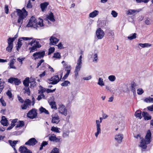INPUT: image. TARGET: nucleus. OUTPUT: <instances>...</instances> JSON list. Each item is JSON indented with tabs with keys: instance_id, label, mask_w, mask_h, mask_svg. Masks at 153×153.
<instances>
[{
	"instance_id": "obj_15",
	"label": "nucleus",
	"mask_w": 153,
	"mask_h": 153,
	"mask_svg": "<svg viewBox=\"0 0 153 153\" xmlns=\"http://www.w3.org/2000/svg\"><path fill=\"white\" fill-rule=\"evenodd\" d=\"M123 137L122 135L119 134L115 136V140H116L118 143H120L122 141Z\"/></svg>"
},
{
	"instance_id": "obj_48",
	"label": "nucleus",
	"mask_w": 153,
	"mask_h": 153,
	"mask_svg": "<svg viewBox=\"0 0 153 153\" xmlns=\"http://www.w3.org/2000/svg\"><path fill=\"white\" fill-rule=\"evenodd\" d=\"M51 130L57 133L60 132L58 130V128L57 127H56L54 126L52 127L51 128Z\"/></svg>"
},
{
	"instance_id": "obj_19",
	"label": "nucleus",
	"mask_w": 153,
	"mask_h": 153,
	"mask_svg": "<svg viewBox=\"0 0 153 153\" xmlns=\"http://www.w3.org/2000/svg\"><path fill=\"white\" fill-rule=\"evenodd\" d=\"M131 90L134 94L136 92L135 87L136 86V84L134 82H132L131 83Z\"/></svg>"
},
{
	"instance_id": "obj_46",
	"label": "nucleus",
	"mask_w": 153,
	"mask_h": 153,
	"mask_svg": "<svg viewBox=\"0 0 153 153\" xmlns=\"http://www.w3.org/2000/svg\"><path fill=\"white\" fill-rule=\"evenodd\" d=\"M24 103H25L27 106H29L31 105V101L29 99H27L24 101Z\"/></svg>"
},
{
	"instance_id": "obj_32",
	"label": "nucleus",
	"mask_w": 153,
	"mask_h": 153,
	"mask_svg": "<svg viewBox=\"0 0 153 153\" xmlns=\"http://www.w3.org/2000/svg\"><path fill=\"white\" fill-rule=\"evenodd\" d=\"M61 56L60 53L59 52L54 53L53 55L52 56L53 58H56L58 59H60Z\"/></svg>"
},
{
	"instance_id": "obj_5",
	"label": "nucleus",
	"mask_w": 153,
	"mask_h": 153,
	"mask_svg": "<svg viewBox=\"0 0 153 153\" xmlns=\"http://www.w3.org/2000/svg\"><path fill=\"white\" fill-rule=\"evenodd\" d=\"M96 33L97 37L99 39H102L104 35V32L101 28H99L96 30Z\"/></svg>"
},
{
	"instance_id": "obj_37",
	"label": "nucleus",
	"mask_w": 153,
	"mask_h": 153,
	"mask_svg": "<svg viewBox=\"0 0 153 153\" xmlns=\"http://www.w3.org/2000/svg\"><path fill=\"white\" fill-rule=\"evenodd\" d=\"M39 21L38 22H37V26H38V25H39L40 27H42L44 26L43 22V20L42 19L39 18Z\"/></svg>"
},
{
	"instance_id": "obj_55",
	"label": "nucleus",
	"mask_w": 153,
	"mask_h": 153,
	"mask_svg": "<svg viewBox=\"0 0 153 153\" xmlns=\"http://www.w3.org/2000/svg\"><path fill=\"white\" fill-rule=\"evenodd\" d=\"M17 13V10L14 11L13 13H12L11 14V16L12 19H15L16 17V13Z\"/></svg>"
},
{
	"instance_id": "obj_59",
	"label": "nucleus",
	"mask_w": 153,
	"mask_h": 153,
	"mask_svg": "<svg viewBox=\"0 0 153 153\" xmlns=\"http://www.w3.org/2000/svg\"><path fill=\"white\" fill-rule=\"evenodd\" d=\"M44 62V60L43 59H41L37 63L36 68H38L41 65L42 63Z\"/></svg>"
},
{
	"instance_id": "obj_41",
	"label": "nucleus",
	"mask_w": 153,
	"mask_h": 153,
	"mask_svg": "<svg viewBox=\"0 0 153 153\" xmlns=\"http://www.w3.org/2000/svg\"><path fill=\"white\" fill-rule=\"evenodd\" d=\"M55 48L54 47H51L48 49V55H50L54 52Z\"/></svg>"
},
{
	"instance_id": "obj_61",
	"label": "nucleus",
	"mask_w": 153,
	"mask_h": 153,
	"mask_svg": "<svg viewBox=\"0 0 153 153\" xmlns=\"http://www.w3.org/2000/svg\"><path fill=\"white\" fill-rule=\"evenodd\" d=\"M40 89L41 90V93H43L46 91V90L45 88L43 87L41 85H40L39 87Z\"/></svg>"
},
{
	"instance_id": "obj_38",
	"label": "nucleus",
	"mask_w": 153,
	"mask_h": 153,
	"mask_svg": "<svg viewBox=\"0 0 153 153\" xmlns=\"http://www.w3.org/2000/svg\"><path fill=\"white\" fill-rule=\"evenodd\" d=\"M70 82L68 80H65L64 82L62 83L61 84V85L62 86H67L68 84H70Z\"/></svg>"
},
{
	"instance_id": "obj_27",
	"label": "nucleus",
	"mask_w": 153,
	"mask_h": 153,
	"mask_svg": "<svg viewBox=\"0 0 153 153\" xmlns=\"http://www.w3.org/2000/svg\"><path fill=\"white\" fill-rule=\"evenodd\" d=\"M18 142V141L17 140H14L13 141L11 140H8V142L10 146L12 147L13 146L14 147H15V145L17 144Z\"/></svg>"
},
{
	"instance_id": "obj_50",
	"label": "nucleus",
	"mask_w": 153,
	"mask_h": 153,
	"mask_svg": "<svg viewBox=\"0 0 153 153\" xmlns=\"http://www.w3.org/2000/svg\"><path fill=\"white\" fill-rule=\"evenodd\" d=\"M22 40H20V39H19L18 40V42H17V45L16 46H17V47H18V48H21L22 47Z\"/></svg>"
},
{
	"instance_id": "obj_9",
	"label": "nucleus",
	"mask_w": 153,
	"mask_h": 153,
	"mask_svg": "<svg viewBox=\"0 0 153 153\" xmlns=\"http://www.w3.org/2000/svg\"><path fill=\"white\" fill-rule=\"evenodd\" d=\"M21 153H32V152L25 146H21L19 149Z\"/></svg>"
},
{
	"instance_id": "obj_40",
	"label": "nucleus",
	"mask_w": 153,
	"mask_h": 153,
	"mask_svg": "<svg viewBox=\"0 0 153 153\" xmlns=\"http://www.w3.org/2000/svg\"><path fill=\"white\" fill-rule=\"evenodd\" d=\"M13 47V46L8 45L6 48V50L8 52H11L12 51Z\"/></svg>"
},
{
	"instance_id": "obj_12",
	"label": "nucleus",
	"mask_w": 153,
	"mask_h": 153,
	"mask_svg": "<svg viewBox=\"0 0 153 153\" xmlns=\"http://www.w3.org/2000/svg\"><path fill=\"white\" fill-rule=\"evenodd\" d=\"M1 123L2 125L4 126H7L9 124L8 120L4 116L2 117Z\"/></svg>"
},
{
	"instance_id": "obj_6",
	"label": "nucleus",
	"mask_w": 153,
	"mask_h": 153,
	"mask_svg": "<svg viewBox=\"0 0 153 153\" xmlns=\"http://www.w3.org/2000/svg\"><path fill=\"white\" fill-rule=\"evenodd\" d=\"M38 143V141L34 138H32L30 139L27 142H26L25 145H28L29 146H34L36 144Z\"/></svg>"
},
{
	"instance_id": "obj_11",
	"label": "nucleus",
	"mask_w": 153,
	"mask_h": 153,
	"mask_svg": "<svg viewBox=\"0 0 153 153\" xmlns=\"http://www.w3.org/2000/svg\"><path fill=\"white\" fill-rule=\"evenodd\" d=\"M50 40V45H54L57 44L59 42V39L53 36H52L51 37Z\"/></svg>"
},
{
	"instance_id": "obj_14",
	"label": "nucleus",
	"mask_w": 153,
	"mask_h": 153,
	"mask_svg": "<svg viewBox=\"0 0 153 153\" xmlns=\"http://www.w3.org/2000/svg\"><path fill=\"white\" fill-rule=\"evenodd\" d=\"M29 21L30 22H31L32 23L35 25L36 28V29H38V28L39 27V26H36L37 24V21L35 17H34L33 16H32L30 19Z\"/></svg>"
},
{
	"instance_id": "obj_43",
	"label": "nucleus",
	"mask_w": 153,
	"mask_h": 153,
	"mask_svg": "<svg viewBox=\"0 0 153 153\" xmlns=\"http://www.w3.org/2000/svg\"><path fill=\"white\" fill-rule=\"evenodd\" d=\"M26 27H33L34 28H36L35 25H34L31 22H30L29 21L28 24H27Z\"/></svg>"
},
{
	"instance_id": "obj_13",
	"label": "nucleus",
	"mask_w": 153,
	"mask_h": 153,
	"mask_svg": "<svg viewBox=\"0 0 153 153\" xmlns=\"http://www.w3.org/2000/svg\"><path fill=\"white\" fill-rule=\"evenodd\" d=\"M142 115L145 120H149L151 119V116L147 112L143 111L142 113Z\"/></svg>"
},
{
	"instance_id": "obj_29",
	"label": "nucleus",
	"mask_w": 153,
	"mask_h": 153,
	"mask_svg": "<svg viewBox=\"0 0 153 153\" xmlns=\"http://www.w3.org/2000/svg\"><path fill=\"white\" fill-rule=\"evenodd\" d=\"M19 123L17 124L16 127V128H19V127H23L25 125L24 122L23 121H19Z\"/></svg>"
},
{
	"instance_id": "obj_36",
	"label": "nucleus",
	"mask_w": 153,
	"mask_h": 153,
	"mask_svg": "<svg viewBox=\"0 0 153 153\" xmlns=\"http://www.w3.org/2000/svg\"><path fill=\"white\" fill-rule=\"evenodd\" d=\"M139 45L142 48L148 47L151 46V45L149 43H140Z\"/></svg>"
},
{
	"instance_id": "obj_60",
	"label": "nucleus",
	"mask_w": 153,
	"mask_h": 153,
	"mask_svg": "<svg viewBox=\"0 0 153 153\" xmlns=\"http://www.w3.org/2000/svg\"><path fill=\"white\" fill-rule=\"evenodd\" d=\"M111 14L114 17H116L117 16V13L114 10H112V11Z\"/></svg>"
},
{
	"instance_id": "obj_8",
	"label": "nucleus",
	"mask_w": 153,
	"mask_h": 153,
	"mask_svg": "<svg viewBox=\"0 0 153 153\" xmlns=\"http://www.w3.org/2000/svg\"><path fill=\"white\" fill-rule=\"evenodd\" d=\"M152 134L150 130H148L145 137V140L146 143L149 144L150 143L151 137Z\"/></svg>"
},
{
	"instance_id": "obj_33",
	"label": "nucleus",
	"mask_w": 153,
	"mask_h": 153,
	"mask_svg": "<svg viewBox=\"0 0 153 153\" xmlns=\"http://www.w3.org/2000/svg\"><path fill=\"white\" fill-rule=\"evenodd\" d=\"M92 57L94 58V59L93 60V62H97L98 61V56L97 53H95L94 55L92 54Z\"/></svg>"
},
{
	"instance_id": "obj_18",
	"label": "nucleus",
	"mask_w": 153,
	"mask_h": 153,
	"mask_svg": "<svg viewBox=\"0 0 153 153\" xmlns=\"http://www.w3.org/2000/svg\"><path fill=\"white\" fill-rule=\"evenodd\" d=\"M30 83V79L28 77L26 78L23 81V84L25 87H28Z\"/></svg>"
},
{
	"instance_id": "obj_53",
	"label": "nucleus",
	"mask_w": 153,
	"mask_h": 153,
	"mask_svg": "<svg viewBox=\"0 0 153 153\" xmlns=\"http://www.w3.org/2000/svg\"><path fill=\"white\" fill-rule=\"evenodd\" d=\"M0 102L1 103V105L4 106H5L6 105V103L4 100L3 99L2 97L0 99Z\"/></svg>"
},
{
	"instance_id": "obj_25",
	"label": "nucleus",
	"mask_w": 153,
	"mask_h": 153,
	"mask_svg": "<svg viewBox=\"0 0 153 153\" xmlns=\"http://www.w3.org/2000/svg\"><path fill=\"white\" fill-rule=\"evenodd\" d=\"M36 79L35 78H33L31 79L30 82V87L33 88L36 85Z\"/></svg>"
},
{
	"instance_id": "obj_44",
	"label": "nucleus",
	"mask_w": 153,
	"mask_h": 153,
	"mask_svg": "<svg viewBox=\"0 0 153 153\" xmlns=\"http://www.w3.org/2000/svg\"><path fill=\"white\" fill-rule=\"evenodd\" d=\"M59 149L56 148H55L51 150L50 153H59Z\"/></svg>"
},
{
	"instance_id": "obj_24",
	"label": "nucleus",
	"mask_w": 153,
	"mask_h": 153,
	"mask_svg": "<svg viewBox=\"0 0 153 153\" xmlns=\"http://www.w3.org/2000/svg\"><path fill=\"white\" fill-rule=\"evenodd\" d=\"M39 111H40V113H45V114H49V113L48 111L45 109V108H43L42 107H41L39 108Z\"/></svg>"
},
{
	"instance_id": "obj_62",
	"label": "nucleus",
	"mask_w": 153,
	"mask_h": 153,
	"mask_svg": "<svg viewBox=\"0 0 153 153\" xmlns=\"http://www.w3.org/2000/svg\"><path fill=\"white\" fill-rule=\"evenodd\" d=\"M56 90V88H55L53 90H51V89H47L46 90V92L48 93H53Z\"/></svg>"
},
{
	"instance_id": "obj_64",
	"label": "nucleus",
	"mask_w": 153,
	"mask_h": 153,
	"mask_svg": "<svg viewBox=\"0 0 153 153\" xmlns=\"http://www.w3.org/2000/svg\"><path fill=\"white\" fill-rule=\"evenodd\" d=\"M147 108L148 110L150 111H153V105H152L147 107Z\"/></svg>"
},
{
	"instance_id": "obj_30",
	"label": "nucleus",
	"mask_w": 153,
	"mask_h": 153,
	"mask_svg": "<svg viewBox=\"0 0 153 153\" xmlns=\"http://www.w3.org/2000/svg\"><path fill=\"white\" fill-rule=\"evenodd\" d=\"M37 48L36 46L33 45L32 47L29 48V50H30V53L33 52L37 51Z\"/></svg>"
},
{
	"instance_id": "obj_52",
	"label": "nucleus",
	"mask_w": 153,
	"mask_h": 153,
	"mask_svg": "<svg viewBox=\"0 0 153 153\" xmlns=\"http://www.w3.org/2000/svg\"><path fill=\"white\" fill-rule=\"evenodd\" d=\"M35 44H34V45L36 46L37 48H39L41 47V45L39 44V42L36 41L35 39Z\"/></svg>"
},
{
	"instance_id": "obj_21",
	"label": "nucleus",
	"mask_w": 153,
	"mask_h": 153,
	"mask_svg": "<svg viewBox=\"0 0 153 153\" xmlns=\"http://www.w3.org/2000/svg\"><path fill=\"white\" fill-rule=\"evenodd\" d=\"M98 13L99 12L98 11L95 10L89 14V16L91 18H94L98 14Z\"/></svg>"
},
{
	"instance_id": "obj_51",
	"label": "nucleus",
	"mask_w": 153,
	"mask_h": 153,
	"mask_svg": "<svg viewBox=\"0 0 153 153\" xmlns=\"http://www.w3.org/2000/svg\"><path fill=\"white\" fill-rule=\"evenodd\" d=\"M6 94L8 96L10 99L12 98L13 97L12 96V94L11 91L10 90H8L6 92Z\"/></svg>"
},
{
	"instance_id": "obj_34",
	"label": "nucleus",
	"mask_w": 153,
	"mask_h": 153,
	"mask_svg": "<svg viewBox=\"0 0 153 153\" xmlns=\"http://www.w3.org/2000/svg\"><path fill=\"white\" fill-rule=\"evenodd\" d=\"M97 84L101 86L104 85V83L103 82V79L101 78L100 77L99 79Z\"/></svg>"
},
{
	"instance_id": "obj_26",
	"label": "nucleus",
	"mask_w": 153,
	"mask_h": 153,
	"mask_svg": "<svg viewBox=\"0 0 153 153\" xmlns=\"http://www.w3.org/2000/svg\"><path fill=\"white\" fill-rule=\"evenodd\" d=\"M50 105L51 106L52 108H53L55 110L57 109L56 104L55 102L51 101L50 102Z\"/></svg>"
},
{
	"instance_id": "obj_1",
	"label": "nucleus",
	"mask_w": 153,
	"mask_h": 153,
	"mask_svg": "<svg viewBox=\"0 0 153 153\" xmlns=\"http://www.w3.org/2000/svg\"><path fill=\"white\" fill-rule=\"evenodd\" d=\"M16 10H17V15L19 16L18 22L21 23L20 26L21 27L23 23V20L27 17L28 13L24 8H23L22 10L19 9H16Z\"/></svg>"
},
{
	"instance_id": "obj_57",
	"label": "nucleus",
	"mask_w": 153,
	"mask_h": 153,
	"mask_svg": "<svg viewBox=\"0 0 153 153\" xmlns=\"http://www.w3.org/2000/svg\"><path fill=\"white\" fill-rule=\"evenodd\" d=\"M137 91L138 94L139 95L142 94L144 92L142 88L138 89Z\"/></svg>"
},
{
	"instance_id": "obj_54",
	"label": "nucleus",
	"mask_w": 153,
	"mask_h": 153,
	"mask_svg": "<svg viewBox=\"0 0 153 153\" xmlns=\"http://www.w3.org/2000/svg\"><path fill=\"white\" fill-rule=\"evenodd\" d=\"M64 108H66L65 105H64L63 104H61L59 105V107L58 108L59 112H60V110H62V111L63 109H64Z\"/></svg>"
},
{
	"instance_id": "obj_16",
	"label": "nucleus",
	"mask_w": 153,
	"mask_h": 153,
	"mask_svg": "<svg viewBox=\"0 0 153 153\" xmlns=\"http://www.w3.org/2000/svg\"><path fill=\"white\" fill-rule=\"evenodd\" d=\"M147 144L146 143L145 140L144 139H142L141 140L140 146L143 149H146L147 147Z\"/></svg>"
},
{
	"instance_id": "obj_39",
	"label": "nucleus",
	"mask_w": 153,
	"mask_h": 153,
	"mask_svg": "<svg viewBox=\"0 0 153 153\" xmlns=\"http://www.w3.org/2000/svg\"><path fill=\"white\" fill-rule=\"evenodd\" d=\"M144 101L146 102H153V98L149 97L145 98Z\"/></svg>"
},
{
	"instance_id": "obj_28",
	"label": "nucleus",
	"mask_w": 153,
	"mask_h": 153,
	"mask_svg": "<svg viewBox=\"0 0 153 153\" xmlns=\"http://www.w3.org/2000/svg\"><path fill=\"white\" fill-rule=\"evenodd\" d=\"M14 41L11 37H9L7 40L8 45L13 46V42Z\"/></svg>"
},
{
	"instance_id": "obj_45",
	"label": "nucleus",
	"mask_w": 153,
	"mask_h": 153,
	"mask_svg": "<svg viewBox=\"0 0 153 153\" xmlns=\"http://www.w3.org/2000/svg\"><path fill=\"white\" fill-rule=\"evenodd\" d=\"M108 79L111 82H113L116 79L115 76L114 75H110L108 77Z\"/></svg>"
},
{
	"instance_id": "obj_23",
	"label": "nucleus",
	"mask_w": 153,
	"mask_h": 153,
	"mask_svg": "<svg viewBox=\"0 0 153 153\" xmlns=\"http://www.w3.org/2000/svg\"><path fill=\"white\" fill-rule=\"evenodd\" d=\"M59 122V118L58 116L52 117V123L57 124Z\"/></svg>"
},
{
	"instance_id": "obj_2",
	"label": "nucleus",
	"mask_w": 153,
	"mask_h": 153,
	"mask_svg": "<svg viewBox=\"0 0 153 153\" xmlns=\"http://www.w3.org/2000/svg\"><path fill=\"white\" fill-rule=\"evenodd\" d=\"M37 110L33 108L29 111L27 114V117L30 119H33L37 116Z\"/></svg>"
},
{
	"instance_id": "obj_42",
	"label": "nucleus",
	"mask_w": 153,
	"mask_h": 153,
	"mask_svg": "<svg viewBox=\"0 0 153 153\" xmlns=\"http://www.w3.org/2000/svg\"><path fill=\"white\" fill-rule=\"evenodd\" d=\"M23 90H25V93H27V94L29 95L30 94V91L29 88L28 87H26L24 88Z\"/></svg>"
},
{
	"instance_id": "obj_31",
	"label": "nucleus",
	"mask_w": 153,
	"mask_h": 153,
	"mask_svg": "<svg viewBox=\"0 0 153 153\" xmlns=\"http://www.w3.org/2000/svg\"><path fill=\"white\" fill-rule=\"evenodd\" d=\"M136 34L135 33L131 34L130 36L127 37L128 39L130 40H131L136 38Z\"/></svg>"
},
{
	"instance_id": "obj_56",
	"label": "nucleus",
	"mask_w": 153,
	"mask_h": 153,
	"mask_svg": "<svg viewBox=\"0 0 153 153\" xmlns=\"http://www.w3.org/2000/svg\"><path fill=\"white\" fill-rule=\"evenodd\" d=\"M32 6L31 4V1L30 0H29L28 1L27 6V8H31L32 7Z\"/></svg>"
},
{
	"instance_id": "obj_20",
	"label": "nucleus",
	"mask_w": 153,
	"mask_h": 153,
	"mask_svg": "<svg viewBox=\"0 0 153 153\" xmlns=\"http://www.w3.org/2000/svg\"><path fill=\"white\" fill-rule=\"evenodd\" d=\"M48 5V3L47 2H45L40 4V7L42 9V10L44 11L45 9L47 7Z\"/></svg>"
},
{
	"instance_id": "obj_3",
	"label": "nucleus",
	"mask_w": 153,
	"mask_h": 153,
	"mask_svg": "<svg viewBox=\"0 0 153 153\" xmlns=\"http://www.w3.org/2000/svg\"><path fill=\"white\" fill-rule=\"evenodd\" d=\"M45 55V51L44 50L36 52L34 53L33 56L34 57V59L36 60L38 59H41L44 57Z\"/></svg>"
},
{
	"instance_id": "obj_10",
	"label": "nucleus",
	"mask_w": 153,
	"mask_h": 153,
	"mask_svg": "<svg viewBox=\"0 0 153 153\" xmlns=\"http://www.w3.org/2000/svg\"><path fill=\"white\" fill-rule=\"evenodd\" d=\"M51 79H53V82L49 83V84L55 85L57 84L60 80L59 79L58 75H55L51 77Z\"/></svg>"
},
{
	"instance_id": "obj_58",
	"label": "nucleus",
	"mask_w": 153,
	"mask_h": 153,
	"mask_svg": "<svg viewBox=\"0 0 153 153\" xmlns=\"http://www.w3.org/2000/svg\"><path fill=\"white\" fill-rule=\"evenodd\" d=\"M5 12L7 14H8L9 13L8 6L7 5H6L5 6Z\"/></svg>"
},
{
	"instance_id": "obj_22",
	"label": "nucleus",
	"mask_w": 153,
	"mask_h": 153,
	"mask_svg": "<svg viewBox=\"0 0 153 153\" xmlns=\"http://www.w3.org/2000/svg\"><path fill=\"white\" fill-rule=\"evenodd\" d=\"M135 116L136 117H138L141 119L142 118L141 116V111L140 110H138L135 112Z\"/></svg>"
},
{
	"instance_id": "obj_35",
	"label": "nucleus",
	"mask_w": 153,
	"mask_h": 153,
	"mask_svg": "<svg viewBox=\"0 0 153 153\" xmlns=\"http://www.w3.org/2000/svg\"><path fill=\"white\" fill-rule=\"evenodd\" d=\"M48 144V143L46 141H43L42 142L40 147L39 148V150H41L43 149V147H45Z\"/></svg>"
},
{
	"instance_id": "obj_17",
	"label": "nucleus",
	"mask_w": 153,
	"mask_h": 153,
	"mask_svg": "<svg viewBox=\"0 0 153 153\" xmlns=\"http://www.w3.org/2000/svg\"><path fill=\"white\" fill-rule=\"evenodd\" d=\"M46 19H49L51 22H54L55 21L53 13L52 12H51L49 15L47 16Z\"/></svg>"
},
{
	"instance_id": "obj_49",
	"label": "nucleus",
	"mask_w": 153,
	"mask_h": 153,
	"mask_svg": "<svg viewBox=\"0 0 153 153\" xmlns=\"http://www.w3.org/2000/svg\"><path fill=\"white\" fill-rule=\"evenodd\" d=\"M67 111L66 108H64V109H63L62 111V110H60V113H61L62 114L66 116L67 115Z\"/></svg>"
},
{
	"instance_id": "obj_4",
	"label": "nucleus",
	"mask_w": 153,
	"mask_h": 153,
	"mask_svg": "<svg viewBox=\"0 0 153 153\" xmlns=\"http://www.w3.org/2000/svg\"><path fill=\"white\" fill-rule=\"evenodd\" d=\"M102 119H103L101 117L100 118V121L98 120H97L96 121V123L97 125V131L95 133V136L96 137H97L99 134L101 133V130L100 128V123H102Z\"/></svg>"
},
{
	"instance_id": "obj_7",
	"label": "nucleus",
	"mask_w": 153,
	"mask_h": 153,
	"mask_svg": "<svg viewBox=\"0 0 153 153\" xmlns=\"http://www.w3.org/2000/svg\"><path fill=\"white\" fill-rule=\"evenodd\" d=\"M8 82L10 83L13 82L16 85H19L21 83V82L19 79L15 78H10L8 79Z\"/></svg>"
},
{
	"instance_id": "obj_47",
	"label": "nucleus",
	"mask_w": 153,
	"mask_h": 153,
	"mask_svg": "<svg viewBox=\"0 0 153 153\" xmlns=\"http://www.w3.org/2000/svg\"><path fill=\"white\" fill-rule=\"evenodd\" d=\"M137 12H138L137 10H130L128 11V15H132Z\"/></svg>"
},
{
	"instance_id": "obj_63",
	"label": "nucleus",
	"mask_w": 153,
	"mask_h": 153,
	"mask_svg": "<svg viewBox=\"0 0 153 153\" xmlns=\"http://www.w3.org/2000/svg\"><path fill=\"white\" fill-rule=\"evenodd\" d=\"M29 108V106H27L25 103H24L23 105H21V108L22 109H26L27 108Z\"/></svg>"
}]
</instances>
